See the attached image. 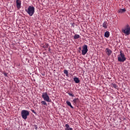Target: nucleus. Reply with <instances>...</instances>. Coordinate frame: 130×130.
I'll use <instances>...</instances> for the list:
<instances>
[{
	"label": "nucleus",
	"instance_id": "nucleus-1",
	"mask_svg": "<svg viewBox=\"0 0 130 130\" xmlns=\"http://www.w3.org/2000/svg\"><path fill=\"white\" fill-rule=\"evenodd\" d=\"M126 60V58L122 51H120V54L118 55V61L119 62H123Z\"/></svg>",
	"mask_w": 130,
	"mask_h": 130
},
{
	"label": "nucleus",
	"instance_id": "nucleus-18",
	"mask_svg": "<svg viewBox=\"0 0 130 130\" xmlns=\"http://www.w3.org/2000/svg\"><path fill=\"white\" fill-rule=\"evenodd\" d=\"M68 95L71 97H75V94L72 92H68Z\"/></svg>",
	"mask_w": 130,
	"mask_h": 130
},
{
	"label": "nucleus",
	"instance_id": "nucleus-23",
	"mask_svg": "<svg viewBox=\"0 0 130 130\" xmlns=\"http://www.w3.org/2000/svg\"><path fill=\"white\" fill-rule=\"evenodd\" d=\"M78 49H79V50H81L82 49V47H79Z\"/></svg>",
	"mask_w": 130,
	"mask_h": 130
},
{
	"label": "nucleus",
	"instance_id": "nucleus-12",
	"mask_svg": "<svg viewBox=\"0 0 130 130\" xmlns=\"http://www.w3.org/2000/svg\"><path fill=\"white\" fill-rule=\"evenodd\" d=\"M66 103L67 104V105L68 106H70V107H71V108H72V109H73L74 107H73V106H72V104L71 103V102L69 101H66Z\"/></svg>",
	"mask_w": 130,
	"mask_h": 130
},
{
	"label": "nucleus",
	"instance_id": "nucleus-14",
	"mask_svg": "<svg viewBox=\"0 0 130 130\" xmlns=\"http://www.w3.org/2000/svg\"><path fill=\"white\" fill-rule=\"evenodd\" d=\"M74 81L76 83V84H78L80 83V80H79V78L78 77H75L74 78Z\"/></svg>",
	"mask_w": 130,
	"mask_h": 130
},
{
	"label": "nucleus",
	"instance_id": "nucleus-13",
	"mask_svg": "<svg viewBox=\"0 0 130 130\" xmlns=\"http://www.w3.org/2000/svg\"><path fill=\"white\" fill-rule=\"evenodd\" d=\"M110 35V34L109 31H107L105 32V35H104L105 37L108 38V37H109Z\"/></svg>",
	"mask_w": 130,
	"mask_h": 130
},
{
	"label": "nucleus",
	"instance_id": "nucleus-6",
	"mask_svg": "<svg viewBox=\"0 0 130 130\" xmlns=\"http://www.w3.org/2000/svg\"><path fill=\"white\" fill-rule=\"evenodd\" d=\"M87 52H88V46L87 45H84L82 46V54L85 55Z\"/></svg>",
	"mask_w": 130,
	"mask_h": 130
},
{
	"label": "nucleus",
	"instance_id": "nucleus-2",
	"mask_svg": "<svg viewBox=\"0 0 130 130\" xmlns=\"http://www.w3.org/2000/svg\"><path fill=\"white\" fill-rule=\"evenodd\" d=\"M25 11L29 16H32L34 15V13H35V8L33 6H30L25 10Z\"/></svg>",
	"mask_w": 130,
	"mask_h": 130
},
{
	"label": "nucleus",
	"instance_id": "nucleus-4",
	"mask_svg": "<svg viewBox=\"0 0 130 130\" xmlns=\"http://www.w3.org/2000/svg\"><path fill=\"white\" fill-rule=\"evenodd\" d=\"M122 32L125 35H129L130 34V26L129 25L127 24L122 29Z\"/></svg>",
	"mask_w": 130,
	"mask_h": 130
},
{
	"label": "nucleus",
	"instance_id": "nucleus-10",
	"mask_svg": "<svg viewBox=\"0 0 130 130\" xmlns=\"http://www.w3.org/2000/svg\"><path fill=\"white\" fill-rule=\"evenodd\" d=\"M79 100L78 98H75L73 100V102L74 103V105H77L78 104V103L79 102Z\"/></svg>",
	"mask_w": 130,
	"mask_h": 130
},
{
	"label": "nucleus",
	"instance_id": "nucleus-8",
	"mask_svg": "<svg viewBox=\"0 0 130 130\" xmlns=\"http://www.w3.org/2000/svg\"><path fill=\"white\" fill-rule=\"evenodd\" d=\"M21 1L20 0H16V7L17 9H21Z\"/></svg>",
	"mask_w": 130,
	"mask_h": 130
},
{
	"label": "nucleus",
	"instance_id": "nucleus-22",
	"mask_svg": "<svg viewBox=\"0 0 130 130\" xmlns=\"http://www.w3.org/2000/svg\"><path fill=\"white\" fill-rule=\"evenodd\" d=\"M31 111L33 113H35V114H36V112H35V111H34V110H31Z\"/></svg>",
	"mask_w": 130,
	"mask_h": 130
},
{
	"label": "nucleus",
	"instance_id": "nucleus-21",
	"mask_svg": "<svg viewBox=\"0 0 130 130\" xmlns=\"http://www.w3.org/2000/svg\"><path fill=\"white\" fill-rule=\"evenodd\" d=\"M4 76H5V77H8V74L6 73H4Z\"/></svg>",
	"mask_w": 130,
	"mask_h": 130
},
{
	"label": "nucleus",
	"instance_id": "nucleus-19",
	"mask_svg": "<svg viewBox=\"0 0 130 130\" xmlns=\"http://www.w3.org/2000/svg\"><path fill=\"white\" fill-rule=\"evenodd\" d=\"M65 127H66L65 130L69 129V128H71V127H70V125H69V124H66Z\"/></svg>",
	"mask_w": 130,
	"mask_h": 130
},
{
	"label": "nucleus",
	"instance_id": "nucleus-3",
	"mask_svg": "<svg viewBox=\"0 0 130 130\" xmlns=\"http://www.w3.org/2000/svg\"><path fill=\"white\" fill-rule=\"evenodd\" d=\"M21 114L22 118L23 119H27L28 116H29V115H30V113L29 112V111H28V110H22L21 111Z\"/></svg>",
	"mask_w": 130,
	"mask_h": 130
},
{
	"label": "nucleus",
	"instance_id": "nucleus-16",
	"mask_svg": "<svg viewBox=\"0 0 130 130\" xmlns=\"http://www.w3.org/2000/svg\"><path fill=\"white\" fill-rule=\"evenodd\" d=\"M63 72L64 75H66L67 77H69V71L67 70H64Z\"/></svg>",
	"mask_w": 130,
	"mask_h": 130
},
{
	"label": "nucleus",
	"instance_id": "nucleus-15",
	"mask_svg": "<svg viewBox=\"0 0 130 130\" xmlns=\"http://www.w3.org/2000/svg\"><path fill=\"white\" fill-rule=\"evenodd\" d=\"M42 105H45L47 106V103H46V101H42L41 102Z\"/></svg>",
	"mask_w": 130,
	"mask_h": 130
},
{
	"label": "nucleus",
	"instance_id": "nucleus-5",
	"mask_svg": "<svg viewBox=\"0 0 130 130\" xmlns=\"http://www.w3.org/2000/svg\"><path fill=\"white\" fill-rule=\"evenodd\" d=\"M42 98L46 102H51V99L49 98V95L47 94V92H43Z\"/></svg>",
	"mask_w": 130,
	"mask_h": 130
},
{
	"label": "nucleus",
	"instance_id": "nucleus-9",
	"mask_svg": "<svg viewBox=\"0 0 130 130\" xmlns=\"http://www.w3.org/2000/svg\"><path fill=\"white\" fill-rule=\"evenodd\" d=\"M125 12H126V10L125 9H120L118 10V13H119L120 14H123Z\"/></svg>",
	"mask_w": 130,
	"mask_h": 130
},
{
	"label": "nucleus",
	"instance_id": "nucleus-7",
	"mask_svg": "<svg viewBox=\"0 0 130 130\" xmlns=\"http://www.w3.org/2000/svg\"><path fill=\"white\" fill-rule=\"evenodd\" d=\"M106 53L107 54L108 56H110L111 53H112V51L110 50L109 48H107L106 49Z\"/></svg>",
	"mask_w": 130,
	"mask_h": 130
},
{
	"label": "nucleus",
	"instance_id": "nucleus-20",
	"mask_svg": "<svg viewBox=\"0 0 130 130\" xmlns=\"http://www.w3.org/2000/svg\"><path fill=\"white\" fill-rule=\"evenodd\" d=\"M113 86L114 87V88H115V89H116V88H117V85H116V84H113Z\"/></svg>",
	"mask_w": 130,
	"mask_h": 130
},
{
	"label": "nucleus",
	"instance_id": "nucleus-11",
	"mask_svg": "<svg viewBox=\"0 0 130 130\" xmlns=\"http://www.w3.org/2000/svg\"><path fill=\"white\" fill-rule=\"evenodd\" d=\"M103 27L105 29H107V28L108 27V23H107L106 21H105L103 24Z\"/></svg>",
	"mask_w": 130,
	"mask_h": 130
},
{
	"label": "nucleus",
	"instance_id": "nucleus-24",
	"mask_svg": "<svg viewBox=\"0 0 130 130\" xmlns=\"http://www.w3.org/2000/svg\"><path fill=\"white\" fill-rule=\"evenodd\" d=\"M37 128H38V127H36V129H37Z\"/></svg>",
	"mask_w": 130,
	"mask_h": 130
},
{
	"label": "nucleus",
	"instance_id": "nucleus-17",
	"mask_svg": "<svg viewBox=\"0 0 130 130\" xmlns=\"http://www.w3.org/2000/svg\"><path fill=\"white\" fill-rule=\"evenodd\" d=\"M80 38V35L78 34H76L74 35V39H79Z\"/></svg>",
	"mask_w": 130,
	"mask_h": 130
}]
</instances>
